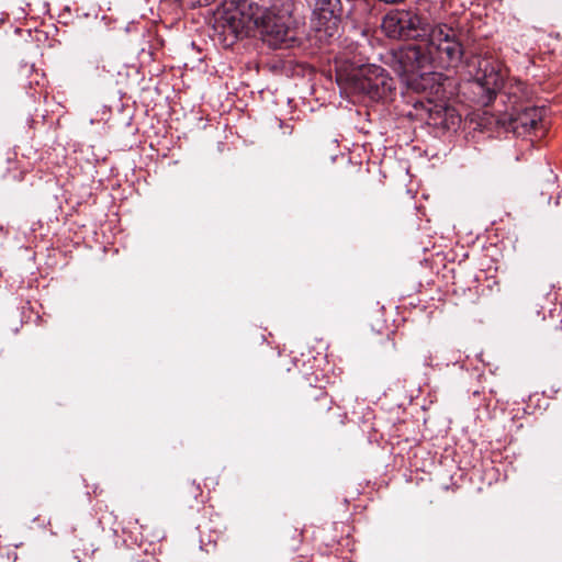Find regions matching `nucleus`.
<instances>
[{
  "instance_id": "obj_1",
  "label": "nucleus",
  "mask_w": 562,
  "mask_h": 562,
  "mask_svg": "<svg viewBox=\"0 0 562 562\" xmlns=\"http://www.w3.org/2000/svg\"><path fill=\"white\" fill-rule=\"evenodd\" d=\"M384 34L394 40H412L428 35L427 41L407 45L391 55V66L408 80L423 76L431 67H449L461 61L463 45L461 32L448 24L429 30L428 22L414 10H393L382 20Z\"/></svg>"
},
{
  "instance_id": "obj_2",
  "label": "nucleus",
  "mask_w": 562,
  "mask_h": 562,
  "mask_svg": "<svg viewBox=\"0 0 562 562\" xmlns=\"http://www.w3.org/2000/svg\"><path fill=\"white\" fill-rule=\"evenodd\" d=\"M256 13L246 1H225L214 13V36L224 47L233 46L254 30Z\"/></svg>"
},
{
  "instance_id": "obj_3",
  "label": "nucleus",
  "mask_w": 562,
  "mask_h": 562,
  "mask_svg": "<svg viewBox=\"0 0 562 562\" xmlns=\"http://www.w3.org/2000/svg\"><path fill=\"white\" fill-rule=\"evenodd\" d=\"M254 29L258 30L262 42L272 48L288 45L294 38L293 31L288 26L284 15L270 10L256 13Z\"/></svg>"
},
{
  "instance_id": "obj_4",
  "label": "nucleus",
  "mask_w": 562,
  "mask_h": 562,
  "mask_svg": "<svg viewBox=\"0 0 562 562\" xmlns=\"http://www.w3.org/2000/svg\"><path fill=\"white\" fill-rule=\"evenodd\" d=\"M340 15V0H316L312 22L317 32L334 36L338 31Z\"/></svg>"
},
{
  "instance_id": "obj_5",
  "label": "nucleus",
  "mask_w": 562,
  "mask_h": 562,
  "mask_svg": "<svg viewBox=\"0 0 562 562\" xmlns=\"http://www.w3.org/2000/svg\"><path fill=\"white\" fill-rule=\"evenodd\" d=\"M355 88L370 98H380L386 86L384 70L376 66H363L352 75Z\"/></svg>"
},
{
  "instance_id": "obj_6",
  "label": "nucleus",
  "mask_w": 562,
  "mask_h": 562,
  "mask_svg": "<svg viewBox=\"0 0 562 562\" xmlns=\"http://www.w3.org/2000/svg\"><path fill=\"white\" fill-rule=\"evenodd\" d=\"M541 120L542 110L535 106L526 108L510 115L507 128L512 130L517 135H522L537 128Z\"/></svg>"
},
{
  "instance_id": "obj_7",
  "label": "nucleus",
  "mask_w": 562,
  "mask_h": 562,
  "mask_svg": "<svg viewBox=\"0 0 562 562\" xmlns=\"http://www.w3.org/2000/svg\"><path fill=\"white\" fill-rule=\"evenodd\" d=\"M476 80L488 94H495V92L503 86L502 74L488 60L480 63V72L477 74Z\"/></svg>"
},
{
  "instance_id": "obj_8",
  "label": "nucleus",
  "mask_w": 562,
  "mask_h": 562,
  "mask_svg": "<svg viewBox=\"0 0 562 562\" xmlns=\"http://www.w3.org/2000/svg\"><path fill=\"white\" fill-rule=\"evenodd\" d=\"M195 491H196V493H200V492H201V491H200V486H196V487H195Z\"/></svg>"
}]
</instances>
